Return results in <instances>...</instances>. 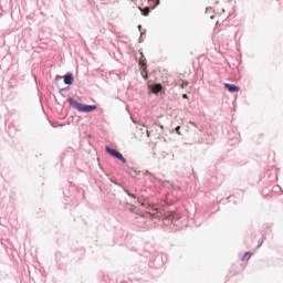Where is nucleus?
I'll return each mask as SVG.
<instances>
[{"label": "nucleus", "instance_id": "1", "mask_svg": "<svg viewBox=\"0 0 283 283\" xmlns=\"http://www.w3.org/2000/svg\"><path fill=\"white\" fill-rule=\"evenodd\" d=\"M70 105L73 107V109H76L77 112H82L84 114H90L91 112H95L96 105H87L83 103H78L75 99L69 101Z\"/></svg>", "mask_w": 283, "mask_h": 283}, {"label": "nucleus", "instance_id": "2", "mask_svg": "<svg viewBox=\"0 0 283 283\" xmlns=\"http://www.w3.org/2000/svg\"><path fill=\"white\" fill-rule=\"evenodd\" d=\"M105 150L107 151V154L113 156V158H117V160H120L122 163H127V159H125V157H123V154H120L118 150L112 149L109 146H106Z\"/></svg>", "mask_w": 283, "mask_h": 283}, {"label": "nucleus", "instance_id": "3", "mask_svg": "<svg viewBox=\"0 0 283 283\" xmlns=\"http://www.w3.org/2000/svg\"><path fill=\"white\" fill-rule=\"evenodd\" d=\"M224 87H226V90H228V92H231V93L240 92V86H238L235 84L226 83Z\"/></svg>", "mask_w": 283, "mask_h": 283}, {"label": "nucleus", "instance_id": "4", "mask_svg": "<svg viewBox=\"0 0 283 283\" xmlns=\"http://www.w3.org/2000/svg\"><path fill=\"white\" fill-rule=\"evenodd\" d=\"M64 83H65V85H72L74 83V76H72V74L65 75Z\"/></svg>", "mask_w": 283, "mask_h": 283}, {"label": "nucleus", "instance_id": "5", "mask_svg": "<svg viewBox=\"0 0 283 283\" xmlns=\"http://www.w3.org/2000/svg\"><path fill=\"white\" fill-rule=\"evenodd\" d=\"M161 91H163V84L153 85V88H151L153 94H158Z\"/></svg>", "mask_w": 283, "mask_h": 283}, {"label": "nucleus", "instance_id": "6", "mask_svg": "<svg viewBox=\"0 0 283 283\" xmlns=\"http://www.w3.org/2000/svg\"><path fill=\"white\" fill-rule=\"evenodd\" d=\"M139 65L140 67H147V59H145V55L142 54V57L139 59Z\"/></svg>", "mask_w": 283, "mask_h": 283}, {"label": "nucleus", "instance_id": "7", "mask_svg": "<svg viewBox=\"0 0 283 283\" xmlns=\"http://www.w3.org/2000/svg\"><path fill=\"white\" fill-rule=\"evenodd\" d=\"M142 76L147 81L148 74H147V66H142Z\"/></svg>", "mask_w": 283, "mask_h": 283}, {"label": "nucleus", "instance_id": "8", "mask_svg": "<svg viewBox=\"0 0 283 283\" xmlns=\"http://www.w3.org/2000/svg\"><path fill=\"white\" fill-rule=\"evenodd\" d=\"M139 10L144 17H147L150 12L149 7H146L145 9L139 7Z\"/></svg>", "mask_w": 283, "mask_h": 283}, {"label": "nucleus", "instance_id": "9", "mask_svg": "<svg viewBox=\"0 0 283 283\" xmlns=\"http://www.w3.org/2000/svg\"><path fill=\"white\" fill-rule=\"evenodd\" d=\"M251 259V253L247 252L243 256H242V262H244V260H250Z\"/></svg>", "mask_w": 283, "mask_h": 283}, {"label": "nucleus", "instance_id": "10", "mask_svg": "<svg viewBox=\"0 0 283 283\" xmlns=\"http://www.w3.org/2000/svg\"><path fill=\"white\" fill-rule=\"evenodd\" d=\"M166 219H167V220H174V212H168V213L166 214Z\"/></svg>", "mask_w": 283, "mask_h": 283}, {"label": "nucleus", "instance_id": "11", "mask_svg": "<svg viewBox=\"0 0 283 283\" xmlns=\"http://www.w3.org/2000/svg\"><path fill=\"white\" fill-rule=\"evenodd\" d=\"M175 132H177V134L180 136V126H177L176 128H175Z\"/></svg>", "mask_w": 283, "mask_h": 283}, {"label": "nucleus", "instance_id": "12", "mask_svg": "<svg viewBox=\"0 0 283 283\" xmlns=\"http://www.w3.org/2000/svg\"><path fill=\"white\" fill-rule=\"evenodd\" d=\"M187 85H189V83H187V82H186V83H182V84H181V88L185 90V87H187Z\"/></svg>", "mask_w": 283, "mask_h": 283}, {"label": "nucleus", "instance_id": "13", "mask_svg": "<svg viewBox=\"0 0 283 283\" xmlns=\"http://www.w3.org/2000/svg\"><path fill=\"white\" fill-rule=\"evenodd\" d=\"M160 4V0H156L155 6L153 8H156V6Z\"/></svg>", "mask_w": 283, "mask_h": 283}, {"label": "nucleus", "instance_id": "14", "mask_svg": "<svg viewBox=\"0 0 283 283\" xmlns=\"http://www.w3.org/2000/svg\"><path fill=\"white\" fill-rule=\"evenodd\" d=\"M182 98H189V96H187V94H184V95H182Z\"/></svg>", "mask_w": 283, "mask_h": 283}, {"label": "nucleus", "instance_id": "15", "mask_svg": "<svg viewBox=\"0 0 283 283\" xmlns=\"http://www.w3.org/2000/svg\"><path fill=\"white\" fill-rule=\"evenodd\" d=\"M160 129H165V127L163 125H160Z\"/></svg>", "mask_w": 283, "mask_h": 283}, {"label": "nucleus", "instance_id": "16", "mask_svg": "<svg viewBox=\"0 0 283 283\" xmlns=\"http://www.w3.org/2000/svg\"><path fill=\"white\" fill-rule=\"evenodd\" d=\"M147 136L149 137V130H147Z\"/></svg>", "mask_w": 283, "mask_h": 283}]
</instances>
